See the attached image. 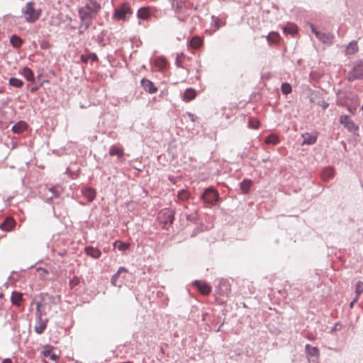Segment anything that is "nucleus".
Returning <instances> with one entry per match:
<instances>
[{
    "label": "nucleus",
    "mask_w": 363,
    "mask_h": 363,
    "mask_svg": "<svg viewBox=\"0 0 363 363\" xmlns=\"http://www.w3.org/2000/svg\"><path fill=\"white\" fill-rule=\"evenodd\" d=\"M45 297H48L49 299H51V298H52V297H51V296H48V295H45Z\"/></svg>",
    "instance_id": "51"
},
{
    "label": "nucleus",
    "mask_w": 363,
    "mask_h": 363,
    "mask_svg": "<svg viewBox=\"0 0 363 363\" xmlns=\"http://www.w3.org/2000/svg\"><path fill=\"white\" fill-rule=\"evenodd\" d=\"M155 65L158 67H160V69H163L166 67L167 65V61L164 58H157L156 60H155Z\"/></svg>",
    "instance_id": "44"
},
{
    "label": "nucleus",
    "mask_w": 363,
    "mask_h": 363,
    "mask_svg": "<svg viewBox=\"0 0 363 363\" xmlns=\"http://www.w3.org/2000/svg\"><path fill=\"white\" fill-rule=\"evenodd\" d=\"M216 25L217 26L218 28L222 26L223 25V23L219 20V19H217L216 21Z\"/></svg>",
    "instance_id": "47"
},
{
    "label": "nucleus",
    "mask_w": 363,
    "mask_h": 363,
    "mask_svg": "<svg viewBox=\"0 0 363 363\" xmlns=\"http://www.w3.org/2000/svg\"><path fill=\"white\" fill-rule=\"evenodd\" d=\"M196 96V90L192 88H189L185 91V92L184 94L183 99L186 101H190L194 99Z\"/></svg>",
    "instance_id": "24"
},
{
    "label": "nucleus",
    "mask_w": 363,
    "mask_h": 363,
    "mask_svg": "<svg viewBox=\"0 0 363 363\" xmlns=\"http://www.w3.org/2000/svg\"><path fill=\"white\" fill-rule=\"evenodd\" d=\"M157 219L163 225V228H167V225H171L174 220V211L168 208H164L159 212Z\"/></svg>",
    "instance_id": "3"
},
{
    "label": "nucleus",
    "mask_w": 363,
    "mask_h": 363,
    "mask_svg": "<svg viewBox=\"0 0 363 363\" xmlns=\"http://www.w3.org/2000/svg\"><path fill=\"white\" fill-rule=\"evenodd\" d=\"M28 128V124L24 121H19L12 127V131L20 134L24 132Z\"/></svg>",
    "instance_id": "18"
},
{
    "label": "nucleus",
    "mask_w": 363,
    "mask_h": 363,
    "mask_svg": "<svg viewBox=\"0 0 363 363\" xmlns=\"http://www.w3.org/2000/svg\"><path fill=\"white\" fill-rule=\"evenodd\" d=\"M358 51V45L357 42H351L346 48L345 52L347 55H354Z\"/></svg>",
    "instance_id": "29"
},
{
    "label": "nucleus",
    "mask_w": 363,
    "mask_h": 363,
    "mask_svg": "<svg viewBox=\"0 0 363 363\" xmlns=\"http://www.w3.org/2000/svg\"><path fill=\"white\" fill-rule=\"evenodd\" d=\"M354 302H355L354 300L351 303V307L352 306V305H354Z\"/></svg>",
    "instance_id": "52"
},
{
    "label": "nucleus",
    "mask_w": 363,
    "mask_h": 363,
    "mask_svg": "<svg viewBox=\"0 0 363 363\" xmlns=\"http://www.w3.org/2000/svg\"><path fill=\"white\" fill-rule=\"evenodd\" d=\"M11 299L13 304L19 306L23 301V294L20 292L13 291Z\"/></svg>",
    "instance_id": "22"
},
{
    "label": "nucleus",
    "mask_w": 363,
    "mask_h": 363,
    "mask_svg": "<svg viewBox=\"0 0 363 363\" xmlns=\"http://www.w3.org/2000/svg\"><path fill=\"white\" fill-rule=\"evenodd\" d=\"M286 33L294 35L297 33V27L294 24H290L284 28Z\"/></svg>",
    "instance_id": "39"
},
{
    "label": "nucleus",
    "mask_w": 363,
    "mask_h": 363,
    "mask_svg": "<svg viewBox=\"0 0 363 363\" xmlns=\"http://www.w3.org/2000/svg\"><path fill=\"white\" fill-rule=\"evenodd\" d=\"M128 269L125 267H120L117 272L111 278V284L115 286H120L121 285L118 283V278L121 275L122 273H127Z\"/></svg>",
    "instance_id": "20"
},
{
    "label": "nucleus",
    "mask_w": 363,
    "mask_h": 363,
    "mask_svg": "<svg viewBox=\"0 0 363 363\" xmlns=\"http://www.w3.org/2000/svg\"><path fill=\"white\" fill-rule=\"evenodd\" d=\"M2 363H12V360L11 359H5L3 360Z\"/></svg>",
    "instance_id": "48"
},
{
    "label": "nucleus",
    "mask_w": 363,
    "mask_h": 363,
    "mask_svg": "<svg viewBox=\"0 0 363 363\" xmlns=\"http://www.w3.org/2000/svg\"><path fill=\"white\" fill-rule=\"evenodd\" d=\"M79 15L80 19L82 21H86V19H91L94 18L92 14L86 9L85 6L82 7L79 9Z\"/></svg>",
    "instance_id": "21"
},
{
    "label": "nucleus",
    "mask_w": 363,
    "mask_h": 363,
    "mask_svg": "<svg viewBox=\"0 0 363 363\" xmlns=\"http://www.w3.org/2000/svg\"><path fill=\"white\" fill-rule=\"evenodd\" d=\"M37 89H38V88L33 87L31 89V92H35Z\"/></svg>",
    "instance_id": "50"
},
{
    "label": "nucleus",
    "mask_w": 363,
    "mask_h": 363,
    "mask_svg": "<svg viewBox=\"0 0 363 363\" xmlns=\"http://www.w3.org/2000/svg\"><path fill=\"white\" fill-rule=\"evenodd\" d=\"M85 7L94 17L100 11L101 8L99 3L93 0L89 1Z\"/></svg>",
    "instance_id": "12"
},
{
    "label": "nucleus",
    "mask_w": 363,
    "mask_h": 363,
    "mask_svg": "<svg viewBox=\"0 0 363 363\" xmlns=\"http://www.w3.org/2000/svg\"><path fill=\"white\" fill-rule=\"evenodd\" d=\"M279 40V35L277 33L272 32L267 36V40L272 43H276Z\"/></svg>",
    "instance_id": "37"
},
{
    "label": "nucleus",
    "mask_w": 363,
    "mask_h": 363,
    "mask_svg": "<svg viewBox=\"0 0 363 363\" xmlns=\"http://www.w3.org/2000/svg\"><path fill=\"white\" fill-rule=\"evenodd\" d=\"M203 45V39L199 36H194L191 38L190 41V46L193 49H199Z\"/></svg>",
    "instance_id": "27"
},
{
    "label": "nucleus",
    "mask_w": 363,
    "mask_h": 363,
    "mask_svg": "<svg viewBox=\"0 0 363 363\" xmlns=\"http://www.w3.org/2000/svg\"><path fill=\"white\" fill-rule=\"evenodd\" d=\"M306 352L308 357H315L317 358L319 357V350L316 347H312L310 345H306Z\"/></svg>",
    "instance_id": "26"
},
{
    "label": "nucleus",
    "mask_w": 363,
    "mask_h": 363,
    "mask_svg": "<svg viewBox=\"0 0 363 363\" xmlns=\"http://www.w3.org/2000/svg\"><path fill=\"white\" fill-rule=\"evenodd\" d=\"M45 329V323H40L38 327L35 328V331L38 334H41Z\"/></svg>",
    "instance_id": "45"
},
{
    "label": "nucleus",
    "mask_w": 363,
    "mask_h": 363,
    "mask_svg": "<svg viewBox=\"0 0 363 363\" xmlns=\"http://www.w3.org/2000/svg\"><path fill=\"white\" fill-rule=\"evenodd\" d=\"M356 298L354 299V301H357V300L359 298V295L363 293V282L362 281H358L356 284Z\"/></svg>",
    "instance_id": "41"
},
{
    "label": "nucleus",
    "mask_w": 363,
    "mask_h": 363,
    "mask_svg": "<svg viewBox=\"0 0 363 363\" xmlns=\"http://www.w3.org/2000/svg\"><path fill=\"white\" fill-rule=\"evenodd\" d=\"M132 10L128 3H123L117 8L113 13V18L118 21L125 20L127 15H131Z\"/></svg>",
    "instance_id": "4"
},
{
    "label": "nucleus",
    "mask_w": 363,
    "mask_h": 363,
    "mask_svg": "<svg viewBox=\"0 0 363 363\" xmlns=\"http://www.w3.org/2000/svg\"><path fill=\"white\" fill-rule=\"evenodd\" d=\"M279 143V137L275 134H270L265 139V143L276 145Z\"/></svg>",
    "instance_id": "35"
},
{
    "label": "nucleus",
    "mask_w": 363,
    "mask_h": 363,
    "mask_svg": "<svg viewBox=\"0 0 363 363\" xmlns=\"http://www.w3.org/2000/svg\"><path fill=\"white\" fill-rule=\"evenodd\" d=\"M23 13L26 22L33 23L39 19L41 15V10L35 9L34 8V4L33 2H28L26 4Z\"/></svg>",
    "instance_id": "2"
},
{
    "label": "nucleus",
    "mask_w": 363,
    "mask_h": 363,
    "mask_svg": "<svg viewBox=\"0 0 363 363\" xmlns=\"http://www.w3.org/2000/svg\"><path fill=\"white\" fill-rule=\"evenodd\" d=\"M337 104L344 106L352 114H354L359 105V99L354 94H348L345 98H340Z\"/></svg>",
    "instance_id": "1"
},
{
    "label": "nucleus",
    "mask_w": 363,
    "mask_h": 363,
    "mask_svg": "<svg viewBox=\"0 0 363 363\" xmlns=\"http://www.w3.org/2000/svg\"><path fill=\"white\" fill-rule=\"evenodd\" d=\"M11 44L16 48H19L22 44V39L16 35H13L10 38Z\"/></svg>",
    "instance_id": "31"
},
{
    "label": "nucleus",
    "mask_w": 363,
    "mask_h": 363,
    "mask_svg": "<svg viewBox=\"0 0 363 363\" xmlns=\"http://www.w3.org/2000/svg\"><path fill=\"white\" fill-rule=\"evenodd\" d=\"M186 0H174L173 6L175 7V11L179 15V18L182 21H185L186 17V9H188V5L186 4Z\"/></svg>",
    "instance_id": "8"
},
{
    "label": "nucleus",
    "mask_w": 363,
    "mask_h": 363,
    "mask_svg": "<svg viewBox=\"0 0 363 363\" xmlns=\"http://www.w3.org/2000/svg\"><path fill=\"white\" fill-rule=\"evenodd\" d=\"M151 15L150 7H142L138 11V17L140 19L146 20Z\"/></svg>",
    "instance_id": "19"
},
{
    "label": "nucleus",
    "mask_w": 363,
    "mask_h": 363,
    "mask_svg": "<svg viewBox=\"0 0 363 363\" xmlns=\"http://www.w3.org/2000/svg\"><path fill=\"white\" fill-rule=\"evenodd\" d=\"M83 196L86 198L89 202H92L96 194L95 189L91 187L84 188L82 190Z\"/></svg>",
    "instance_id": "15"
},
{
    "label": "nucleus",
    "mask_w": 363,
    "mask_h": 363,
    "mask_svg": "<svg viewBox=\"0 0 363 363\" xmlns=\"http://www.w3.org/2000/svg\"><path fill=\"white\" fill-rule=\"evenodd\" d=\"M311 31L315 34L316 38L324 43H330L333 40L331 35L320 33L316 30L313 25H311Z\"/></svg>",
    "instance_id": "9"
},
{
    "label": "nucleus",
    "mask_w": 363,
    "mask_h": 363,
    "mask_svg": "<svg viewBox=\"0 0 363 363\" xmlns=\"http://www.w3.org/2000/svg\"><path fill=\"white\" fill-rule=\"evenodd\" d=\"M194 285L198 289L201 294L203 295H208L211 291V286L203 281H195L194 282Z\"/></svg>",
    "instance_id": "11"
},
{
    "label": "nucleus",
    "mask_w": 363,
    "mask_h": 363,
    "mask_svg": "<svg viewBox=\"0 0 363 363\" xmlns=\"http://www.w3.org/2000/svg\"><path fill=\"white\" fill-rule=\"evenodd\" d=\"M340 123L348 131L355 133L359 130L358 125L355 124L352 118L348 115H342L340 117Z\"/></svg>",
    "instance_id": "6"
},
{
    "label": "nucleus",
    "mask_w": 363,
    "mask_h": 363,
    "mask_svg": "<svg viewBox=\"0 0 363 363\" xmlns=\"http://www.w3.org/2000/svg\"><path fill=\"white\" fill-rule=\"evenodd\" d=\"M37 272L39 273L40 276H45L48 274V271L42 267H38L37 269Z\"/></svg>",
    "instance_id": "46"
},
{
    "label": "nucleus",
    "mask_w": 363,
    "mask_h": 363,
    "mask_svg": "<svg viewBox=\"0 0 363 363\" xmlns=\"http://www.w3.org/2000/svg\"><path fill=\"white\" fill-rule=\"evenodd\" d=\"M16 225V222L13 218L9 216L1 223L0 228L4 231L9 232L15 228Z\"/></svg>",
    "instance_id": "10"
},
{
    "label": "nucleus",
    "mask_w": 363,
    "mask_h": 363,
    "mask_svg": "<svg viewBox=\"0 0 363 363\" xmlns=\"http://www.w3.org/2000/svg\"><path fill=\"white\" fill-rule=\"evenodd\" d=\"M291 86L288 83H284L281 85V91L284 94H289L291 92Z\"/></svg>",
    "instance_id": "43"
},
{
    "label": "nucleus",
    "mask_w": 363,
    "mask_h": 363,
    "mask_svg": "<svg viewBox=\"0 0 363 363\" xmlns=\"http://www.w3.org/2000/svg\"><path fill=\"white\" fill-rule=\"evenodd\" d=\"M2 296H3V294H0V298H1Z\"/></svg>",
    "instance_id": "53"
},
{
    "label": "nucleus",
    "mask_w": 363,
    "mask_h": 363,
    "mask_svg": "<svg viewBox=\"0 0 363 363\" xmlns=\"http://www.w3.org/2000/svg\"><path fill=\"white\" fill-rule=\"evenodd\" d=\"M190 193L186 190H181L178 192L177 197L179 200L186 201L189 199Z\"/></svg>",
    "instance_id": "40"
},
{
    "label": "nucleus",
    "mask_w": 363,
    "mask_h": 363,
    "mask_svg": "<svg viewBox=\"0 0 363 363\" xmlns=\"http://www.w3.org/2000/svg\"><path fill=\"white\" fill-rule=\"evenodd\" d=\"M347 78L350 81L363 78V62H357L349 72Z\"/></svg>",
    "instance_id": "7"
},
{
    "label": "nucleus",
    "mask_w": 363,
    "mask_h": 363,
    "mask_svg": "<svg viewBox=\"0 0 363 363\" xmlns=\"http://www.w3.org/2000/svg\"><path fill=\"white\" fill-rule=\"evenodd\" d=\"M248 126L252 129H257L259 127V121L257 118L250 117L248 121Z\"/></svg>",
    "instance_id": "36"
},
{
    "label": "nucleus",
    "mask_w": 363,
    "mask_h": 363,
    "mask_svg": "<svg viewBox=\"0 0 363 363\" xmlns=\"http://www.w3.org/2000/svg\"><path fill=\"white\" fill-rule=\"evenodd\" d=\"M335 174V170L332 167H327L325 168L322 174H321V178L323 181H328L333 178Z\"/></svg>",
    "instance_id": "23"
},
{
    "label": "nucleus",
    "mask_w": 363,
    "mask_h": 363,
    "mask_svg": "<svg viewBox=\"0 0 363 363\" xmlns=\"http://www.w3.org/2000/svg\"><path fill=\"white\" fill-rule=\"evenodd\" d=\"M81 60L83 62L86 63L89 60H91L93 62L97 61L98 57L95 53H89V55H82Z\"/></svg>",
    "instance_id": "33"
},
{
    "label": "nucleus",
    "mask_w": 363,
    "mask_h": 363,
    "mask_svg": "<svg viewBox=\"0 0 363 363\" xmlns=\"http://www.w3.org/2000/svg\"><path fill=\"white\" fill-rule=\"evenodd\" d=\"M41 357L44 359L45 361L46 359H50L52 361H56L57 359V356L54 354L50 348H45L41 352Z\"/></svg>",
    "instance_id": "17"
},
{
    "label": "nucleus",
    "mask_w": 363,
    "mask_h": 363,
    "mask_svg": "<svg viewBox=\"0 0 363 363\" xmlns=\"http://www.w3.org/2000/svg\"><path fill=\"white\" fill-rule=\"evenodd\" d=\"M21 73L28 81L34 82V74L30 68L24 67Z\"/></svg>",
    "instance_id": "28"
},
{
    "label": "nucleus",
    "mask_w": 363,
    "mask_h": 363,
    "mask_svg": "<svg viewBox=\"0 0 363 363\" xmlns=\"http://www.w3.org/2000/svg\"><path fill=\"white\" fill-rule=\"evenodd\" d=\"M9 84L11 86L20 88V87H21L23 86V82L22 80H21L19 79H17V78H15V77H11L9 79Z\"/></svg>",
    "instance_id": "38"
},
{
    "label": "nucleus",
    "mask_w": 363,
    "mask_h": 363,
    "mask_svg": "<svg viewBox=\"0 0 363 363\" xmlns=\"http://www.w3.org/2000/svg\"><path fill=\"white\" fill-rule=\"evenodd\" d=\"M109 154L111 156H117L121 158L123 156L124 152L122 147L112 145L109 150Z\"/></svg>",
    "instance_id": "25"
},
{
    "label": "nucleus",
    "mask_w": 363,
    "mask_h": 363,
    "mask_svg": "<svg viewBox=\"0 0 363 363\" xmlns=\"http://www.w3.org/2000/svg\"><path fill=\"white\" fill-rule=\"evenodd\" d=\"M79 283H80V278L77 276H74L69 280V286L70 289H73L76 286L79 285Z\"/></svg>",
    "instance_id": "42"
},
{
    "label": "nucleus",
    "mask_w": 363,
    "mask_h": 363,
    "mask_svg": "<svg viewBox=\"0 0 363 363\" xmlns=\"http://www.w3.org/2000/svg\"><path fill=\"white\" fill-rule=\"evenodd\" d=\"M219 194L218 191L212 187L206 189L201 196L203 201L210 205H214L218 200Z\"/></svg>",
    "instance_id": "5"
},
{
    "label": "nucleus",
    "mask_w": 363,
    "mask_h": 363,
    "mask_svg": "<svg viewBox=\"0 0 363 363\" xmlns=\"http://www.w3.org/2000/svg\"><path fill=\"white\" fill-rule=\"evenodd\" d=\"M36 311H37V315L40 319L42 318L43 315L46 314L45 306L42 303H37Z\"/></svg>",
    "instance_id": "34"
},
{
    "label": "nucleus",
    "mask_w": 363,
    "mask_h": 363,
    "mask_svg": "<svg viewBox=\"0 0 363 363\" xmlns=\"http://www.w3.org/2000/svg\"><path fill=\"white\" fill-rule=\"evenodd\" d=\"M113 246L117 247L120 251H125L130 248V245L128 242H123L121 240H116L114 242Z\"/></svg>",
    "instance_id": "30"
},
{
    "label": "nucleus",
    "mask_w": 363,
    "mask_h": 363,
    "mask_svg": "<svg viewBox=\"0 0 363 363\" xmlns=\"http://www.w3.org/2000/svg\"><path fill=\"white\" fill-rule=\"evenodd\" d=\"M302 138H303V141L302 143V145H313L315 143L318 138L317 133H305L301 135Z\"/></svg>",
    "instance_id": "14"
},
{
    "label": "nucleus",
    "mask_w": 363,
    "mask_h": 363,
    "mask_svg": "<svg viewBox=\"0 0 363 363\" xmlns=\"http://www.w3.org/2000/svg\"><path fill=\"white\" fill-rule=\"evenodd\" d=\"M252 184V182L250 179H244L242 182L240 184V188L243 193H247Z\"/></svg>",
    "instance_id": "32"
},
{
    "label": "nucleus",
    "mask_w": 363,
    "mask_h": 363,
    "mask_svg": "<svg viewBox=\"0 0 363 363\" xmlns=\"http://www.w3.org/2000/svg\"><path fill=\"white\" fill-rule=\"evenodd\" d=\"M141 85L143 89L149 94H155L157 91V88L149 79H143L141 80Z\"/></svg>",
    "instance_id": "13"
},
{
    "label": "nucleus",
    "mask_w": 363,
    "mask_h": 363,
    "mask_svg": "<svg viewBox=\"0 0 363 363\" xmlns=\"http://www.w3.org/2000/svg\"><path fill=\"white\" fill-rule=\"evenodd\" d=\"M84 252L87 255H89L94 259H97V258L100 257L101 255V250L99 249L95 248L92 246L86 247L84 249Z\"/></svg>",
    "instance_id": "16"
},
{
    "label": "nucleus",
    "mask_w": 363,
    "mask_h": 363,
    "mask_svg": "<svg viewBox=\"0 0 363 363\" xmlns=\"http://www.w3.org/2000/svg\"><path fill=\"white\" fill-rule=\"evenodd\" d=\"M308 339L309 340H314V336L313 335H308L307 336Z\"/></svg>",
    "instance_id": "49"
}]
</instances>
